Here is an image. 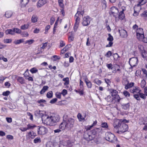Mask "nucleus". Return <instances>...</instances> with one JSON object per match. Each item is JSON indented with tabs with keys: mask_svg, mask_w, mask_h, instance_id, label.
Listing matches in <instances>:
<instances>
[{
	"mask_svg": "<svg viewBox=\"0 0 147 147\" xmlns=\"http://www.w3.org/2000/svg\"><path fill=\"white\" fill-rule=\"evenodd\" d=\"M113 126L114 131L119 134L126 131L128 128L127 125L124 123H121V122L119 120L114 121Z\"/></svg>",
	"mask_w": 147,
	"mask_h": 147,
	"instance_id": "nucleus-1",
	"label": "nucleus"
},
{
	"mask_svg": "<svg viewBox=\"0 0 147 147\" xmlns=\"http://www.w3.org/2000/svg\"><path fill=\"white\" fill-rule=\"evenodd\" d=\"M60 119V117L59 115L53 114L50 117L47 116L45 119V121L47 125L53 126L56 123L59 121Z\"/></svg>",
	"mask_w": 147,
	"mask_h": 147,
	"instance_id": "nucleus-2",
	"label": "nucleus"
},
{
	"mask_svg": "<svg viewBox=\"0 0 147 147\" xmlns=\"http://www.w3.org/2000/svg\"><path fill=\"white\" fill-rule=\"evenodd\" d=\"M97 129L95 128L91 131L86 130L84 132V138L88 141L92 140L95 137V135L97 133L96 131Z\"/></svg>",
	"mask_w": 147,
	"mask_h": 147,
	"instance_id": "nucleus-3",
	"label": "nucleus"
},
{
	"mask_svg": "<svg viewBox=\"0 0 147 147\" xmlns=\"http://www.w3.org/2000/svg\"><path fill=\"white\" fill-rule=\"evenodd\" d=\"M105 138L107 140L112 143L116 142L117 140V138L110 132H107L105 133Z\"/></svg>",
	"mask_w": 147,
	"mask_h": 147,
	"instance_id": "nucleus-4",
	"label": "nucleus"
},
{
	"mask_svg": "<svg viewBox=\"0 0 147 147\" xmlns=\"http://www.w3.org/2000/svg\"><path fill=\"white\" fill-rule=\"evenodd\" d=\"M63 120L65 121L67 128L70 129L73 127L74 123V119L69 118L67 115H65L63 116Z\"/></svg>",
	"mask_w": 147,
	"mask_h": 147,
	"instance_id": "nucleus-5",
	"label": "nucleus"
},
{
	"mask_svg": "<svg viewBox=\"0 0 147 147\" xmlns=\"http://www.w3.org/2000/svg\"><path fill=\"white\" fill-rule=\"evenodd\" d=\"M37 133L38 134L43 135L46 134L47 132V129L44 126L38 127Z\"/></svg>",
	"mask_w": 147,
	"mask_h": 147,
	"instance_id": "nucleus-6",
	"label": "nucleus"
},
{
	"mask_svg": "<svg viewBox=\"0 0 147 147\" xmlns=\"http://www.w3.org/2000/svg\"><path fill=\"white\" fill-rule=\"evenodd\" d=\"M138 60L137 57H134L129 59V63L131 66L135 67L138 64Z\"/></svg>",
	"mask_w": 147,
	"mask_h": 147,
	"instance_id": "nucleus-7",
	"label": "nucleus"
},
{
	"mask_svg": "<svg viewBox=\"0 0 147 147\" xmlns=\"http://www.w3.org/2000/svg\"><path fill=\"white\" fill-rule=\"evenodd\" d=\"M91 18L88 16L84 17L83 18L82 24L83 26H86L88 25L90 23Z\"/></svg>",
	"mask_w": 147,
	"mask_h": 147,
	"instance_id": "nucleus-8",
	"label": "nucleus"
},
{
	"mask_svg": "<svg viewBox=\"0 0 147 147\" xmlns=\"http://www.w3.org/2000/svg\"><path fill=\"white\" fill-rule=\"evenodd\" d=\"M111 12L109 13L110 14L113 15L115 17L117 16L119 11L118 9L116 7H112L111 8Z\"/></svg>",
	"mask_w": 147,
	"mask_h": 147,
	"instance_id": "nucleus-9",
	"label": "nucleus"
},
{
	"mask_svg": "<svg viewBox=\"0 0 147 147\" xmlns=\"http://www.w3.org/2000/svg\"><path fill=\"white\" fill-rule=\"evenodd\" d=\"M117 91L116 90H113L111 92V94L112 96L114 97L115 101H117L119 102L120 99V97L117 94Z\"/></svg>",
	"mask_w": 147,
	"mask_h": 147,
	"instance_id": "nucleus-10",
	"label": "nucleus"
},
{
	"mask_svg": "<svg viewBox=\"0 0 147 147\" xmlns=\"http://www.w3.org/2000/svg\"><path fill=\"white\" fill-rule=\"evenodd\" d=\"M139 48L140 49L142 57L144 58L147 57V52L144 50V47L141 45L139 46Z\"/></svg>",
	"mask_w": 147,
	"mask_h": 147,
	"instance_id": "nucleus-11",
	"label": "nucleus"
},
{
	"mask_svg": "<svg viewBox=\"0 0 147 147\" xmlns=\"http://www.w3.org/2000/svg\"><path fill=\"white\" fill-rule=\"evenodd\" d=\"M78 11L77 13L76 14L75 16V17H76V22L75 23L74 26V31L76 32L79 26V21L80 20V18L78 16Z\"/></svg>",
	"mask_w": 147,
	"mask_h": 147,
	"instance_id": "nucleus-12",
	"label": "nucleus"
},
{
	"mask_svg": "<svg viewBox=\"0 0 147 147\" xmlns=\"http://www.w3.org/2000/svg\"><path fill=\"white\" fill-rule=\"evenodd\" d=\"M144 32L143 29L141 28H139L137 30L136 36L138 38L144 37Z\"/></svg>",
	"mask_w": 147,
	"mask_h": 147,
	"instance_id": "nucleus-13",
	"label": "nucleus"
},
{
	"mask_svg": "<svg viewBox=\"0 0 147 147\" xmlns=\"http://www.w3.org/2000/svg\"><path fill=\"white\" fill-rule=\"evenodd\" d=\"M43 112L42 111L37 110L35 111L34 113L35 115L38 117H42H42L45 116L43 113H42Z\"/></svg>",
	"mask_w": 147,
	"mask_h": 147,
	"instance_id": "nucleus-14",
	"label": "nucleus"
},
{
	"mask_svg": "<svg viewBox=\"0 0 147 147\" xmlns=\"http://www.w3.org/2000/svg\"><path fill=\"white\" fill-rule=\"evenodd\" d=\"M123 7H122V10L119 13V18L121 20H123L125 17V14L123 12L125 10V8L124 7L123 8Z\"/></svg>",
	"mask_w": 147,
	"mask_h": 147,
	"instance_id": "nucleus-15",
	"label": "nucleus"
},
{
	"mask_svg": "<svg viewBox=\"0 0 147 147\" xmlns=\"http://www.w3.org/2000/svg\"><path fill=\"white\" fill-rule=\"evenodd\" d=\"M46 0H39L37 3L38 7H40L47 3Z\"/></svg>",
	"mask_w": 147,
	"mask_h": 147,
	"instance_id": "nucleus-16",
	"label": "nucleus"
},
{
	"mask_svg": "<svg viewBox=\"0 0 147 147\" xmlns=\"http://www.w3.org/2000/svg\"><path fill=\"white\" fill-rule=\"evenodd\" d=\"M119 32L120 36L123 37H126L127 36V32L126 30L123 29L119 30Z\"/></svg>",
	"mask_w": 147,
	"mask_h": 147,
	"instance_id": "nucleus-17",
	"label": "nucleus"
},
{
	"mask_svg": "<svg viewBox=\"0 0 147 147\" xmlns=\"http://www.w3.org/2000/svg\"><path fill=\"white\" fill-rule=\"evenodd\" d=\"M105 99L107 102H115V98H114V97H112L110 95H108V96H107L105 98Z\"/></svg>",
	"mask_w": 147,
	"mask_h": 147,
	"instance_id": "nucleus-18",
	"label": "nucleus"
},
{
	"mask_svg": "<svg viewBox=\"0 0 147 147\" xmlns=\"http://www.w3.org/2000/svg\"><path fill=\"white\" fill-rule=\"evenodd\" d=\"M5 32L6 34H10L12 35H15L13 28L12 29H7L5 30Z\"/></svg>",
	"mask_w": 147,
	"mask_h": 147,
	"instance_id": "nucleus-19",
	"label": "nucleus"
},
{
	"mask_svg": "<svg viewBox=\"0 0 147 147\" xmlns=\"http://www.w3.org/2000/svg\"><path fill=\"white\" fill-rule=\"evenodd\" d=\"M63 122H62L60 124L59 127L60 129H64L65 127L67 128V126L66 125V122L65 121H64L63 120Z\"/></svg>",
	"mask_w": 147,
	"mask_h": 147,
	"instance_id": "nucleus-20",
	"label": "nucleus"
},
{
	"mask_svg": "<svg viewBox=\"0 0 147 147\" xmlns=\"http://www.w3.org/2000/svg\"><path fill=\"white\" fill-rule=\"evenodd\" d=\"M87 87L89 88H91L92 87V84L91 82L88 80V78H86L85 80Z\"/></svg>",
	"mask_w": 147,
	"mask_h": 147,
	"instance_id": "nucleus-21",
	"label": "nucleus"
},
{
	"mask_svg": "<svg viewBox=\"0 0 147 147\" xmlns=\"http://www.w3.org/2000/svg\"><path fill=\"white\" fill-rule=\"evenodd\" d=\"M122 107L124 110H127L129 108V103L126 104H123L121 105Z\"/></svg>",
	"mask_w": 147,
	"mask_h": 147,
	"instance_id": "nucleus-22",
	"label": "nucleus"
},
{
	"mask_svg": "<svg viewBox=\"0 0 147 147\" xmlns=\"http://www.w3.org/2000/svg\"><path fill=\"white\" fill-rule=\"evenodd\" d=\"M24 42V39H23L20 40H15L13 42V43L16 45H18L23 42Z\"/></svg>",
	"mask_w": 147,
	"mask_h": 147,
	"instance_id": "nucleus-23",
	"label": "nucleus"
},
{
	"mask_svg": "<svg viewBox=\"0 0 147 147\" xmlns=\"http://www.w3.org/2000/svg\"><path fill=\"white\" fill-rule=\"evenodd\" d=\"M48 88L49 87L47 86H44L42 90L40 91V93L41 94H43L48 89Z\"/></svg>",
	"mask_w": 147,
	"mask_h": 147,
	"instance_id": "nucleus-24",
	"label": "nucleus"
},
{
	"mask_svg": "<svg viewBox=\"0 0 147 147\" xmlns=\"http://www.w3.org/2000/svg\"><path fill=\"white\" fill-rule=\"evenodd\" d=\"M147 2V0H139L138 5H142L146 3Z\"/></svg>",
	"mask_w": 147,
	"mask_h": 147,
	"instance_id": "nucleus-25",
	"label": "nucleus"
},
{
	"mask_svg": "<svg viewBox=\"0 0 147 147\" xmlns=\"http://www.w3.org/2000/svg\"><path fill=\"white\" fill-rule=\"evenodd\" d=\"M17 80L19 82L22 84L24 83V79L22 77H19L18 78Z\"/></svg>",
	"mask_w": 147,
	"mask_h": 147,
	"instance_id": "nucleus-26",
	"label": "nucleus"
},
{
	"mask_svg": "<svg viewBox=\"0 0 147 147\" xmlns=\"http://www.w3.org/2000/svg\"><path fill=\"white\" fill-rule=\"evenodd\" d=\"M28 135L31 138H34L36 136V133L33 131L29 132Z\"/></svg>",
	"mask_w": 147,
	"mask_h": 147,
	"instance_id": "nucleus-27",
	"label": "nucleus"
},
{
	"mask_svg": "<svg viewBox=\"0 0 147 147\" xmlns=\"http://www.w3.org/2000/svg\"><path fill=\"white\" fill-rule=\"evenodd\" d=\"M37 19V16L35 15H33L32 18V22L33 23H35L38 21Z\"/></svg>",
	"mask_w": 147,
	"mask_h": 147,
	"instance_id": "nucleus-28",
	"label": "nucleus"
},
{
	"mask_svg": "<svg viewBox=\"0 0 147 147\" xmlns=\"http://www.w3.org/2000/svg\"><path fill=\"white\" fill-rule=\"evenodd\" d=\"M134 83H128L127 85H125V88L126 89L130 88L134 86Z\"/></svg>",
	"mask_w": 147,
	"mask_h": 147,
	"instance_id": "nucleus-29",
	"label": "nucleus"
},
{
	"mask_svg": "<svg viewBox=\"0 0 147 147\" xmlns=\"http://www.w3.org/2000/svg\"><path fill=\"white\" fill-rule=\"evenodd\" d=\"M141 90L138 89V87H136L135 89L132 90V92L133 93H137L139 94L141 92Z\"/></svg>",
	"mask_w": 147,
	"mask_h": 147,
	"instance_id": "nucleus-30",
	"label": "nucleus"
},
{
	"mask_svg": "<svg viewBox=\"0 0 147 147\" xmlns=\"http://www.w3.org/2000/svg\"><path fill=\"white\" fill-rule=\"evenodd\" d=\"M12 13L11 11H7L5 12V16L7 18L10 17L12 15Z\"/></svg>",
	"mask_w": 147,
	"mask_h": 147,
	"instance_id": "nucleus-31",
	"label": "nucleus"
},
{
	"mask_svg": "<svg viewBox=\"0 0 147 147\" xmlns=\"http://www.w3.org/2000/svg\"><path fill=\"white\" fill-rule=\"evenodd\" d=\"M13 29L15 34V33H16L17 34H20L21 32V30L20 29L16 28H13Z\"/></svg>",
	"mask_w": 147,
	"mask_h": 147,
	"instance_id": "nucleus-32",
	"label": "nucleus"
},
{
	"mask_svg": "<svg viewBox=\"0 0 147 147\" xmlns=\"http://www.w3.org/2000/svg\"><path fill=\"white\" fill-rule=\"evenodd\" d=\"M47 96L48 98H51L53 97V92L52 91L48 92L47 94Z\"/></svg>",
	"mask_w": 147,
	"mask_h": 147,
	"instance_id": "nucleus-33",
	"label": "nucleus"
},
{
	"mask_svg": "<svg viewBox=\"0 0 147 147\" xmlns=\"http://www.w3.org/2000/svg\"><path fill=\"white\" fill-rule=\"evenodd\" d=\"M75 91L77 93H79L80 95H82L84 94V91L83 89L79 90H75Z\"/></svg>",
	"mask_w": 147,
	"mask_h": 147,
	"instance_id": "nucleus-34",
	"label": "nucleus"
},
{
	"mask_svg": "<svg viewBox=\"0 0 147 147\" xmlns=\"http://www.w3.org/2000/svg\"><path fill=\"white\" fill-rule=\"evenodd\" d=\"M101 126L102 127L105 128H107L108 126L107 125V124L106 122H102V123L101 125Z\"/></svg>",
	"mask_w": 147,
	"mask_h": 147,
	"instance_id": "nucleus-35",
	"label": "nucleus"
},
{
	"mask_svg": "<svg viewBox=\"0 0 147 147\" xmlns=\"http://www.w3.org/2000/svg\"><path fill=\"white\" fill-rule=\"evenodd\" d=\"M77 117L79 121H81V120H83L84 119V118L82 117L81 114L80 113L78 114L77 115Z\"/></svg>",
	"mask_w": 147,
	"mask_h": 147,
	"instance_id": "nucleus-36",
	"label": "nucleus"
},
{
	"mask_svg": "<svg viewBox=\"0 0 147 147\" xmlns=\"http://www.w3.org/2000/svg\"><path fill=\"white\" fill-rule=\"evenodd\" d=\"M30 71L32 74H34L36 73L38 71V70L35 67H33L31 69Z\"/></svg>",
	"mask_w": 147,
	"mask_h": 147,
	"instance_id": "nucleus-37",
	"label": "nucleus"
},
{
	"mask_svg": "<svg viewBox=\"0 0 147 147\" xmlns=\"http://www.w3.org/2000/svg\"><path fill=\"white\" fill-rule=\"evenodd\" d=\"M108 35L109 37L107 38V40L109 41H112L113 40V36L111 35L110 34H109Z\"/></svg>",
	"mask_w": 147,
	"mask_h": 147,
	"instance_id": "nucleus-38",
	"label": "nucleus"
},
{
	"mask_svg": "<svg viewBox=\"0 0 147 147\" xmlns=\"http://www.w3.org/2000/svg\"><path fill=\"white\" fill-rule=\"evenodd\" d=\"M28 127V129H33L35 127H36V126L35 125H30V124H28L27 125Z\"/></svg>",
	"mask_w": 147,
	"mask_h": 147,
	"instance_id": "nucleus-39",
	"label": "nucleus"
},
{
	"mask_svg": "<svg viewBox=\"0 0 147 147\" xmlns=\"http://www.w3.org/2000/svg\"><path fill=\"white\" fill-rule=\"evenodd\" d=\"M94 82L98 85H100L102 83L101 81L100 80H98V79L94 80Z\"/></svg>",
	"mask_w": 147,
	"mask_h": 147,
	"instance_id": "nucleus-40",
	"label": "nucleus"
},
{
	"mask_svg": "<svg viewBox=\"0 0 147 147\" xmlns=\"http://www.w3.org/2000/svg\"><path fill=\"white\" fill-rule=\"evenodd\" d=\"M28 24H24L21 26V29L22 30H26L28 28Z\"/></svg>",
	"mask_w": 147,
	"mask_h": 147,
	"instance_id": "nucleus-41",
	"label": "nucleus"
},
{
	"mask_svg": "<svg viewBox=\"0 0 147 147\" xmlns=\"http://www.w3.org/2000/svg\"><path fill=\"white\" fill-rule=\"evenodd\" d=\"M41 142V140L40 138L37 137L34 140V142L35 143H37L38 142Z\"/></svg>",
	"mask_w": 147,
	"mask_h": 147,
	"instance_id": "nucleus-42",
	"label": "nucleus"
},
{
	"mask_svg": "<svg viewBox=\"0 0 147 147\" xmlns=\"http://www.w3.org/2000/svg\"><path fill=\"white\" fill-rule=\"evenodd\" d=\"M34 41V40H29L26 41L25 42V44H26L28 43V45H30Z\"/></svg>",
	"mask_w": 147,
	"mask_h": 147,
	"instance_id": "nucleus-43",
	"label": "nucleus"
},
{
	"mask_svg": "<svg viewBox=\"0 0 147 147\" xmlns=\"http://www.w3.org/2000/svg\"><path fill=\"white\" fill-rule=\"evenodd\" d=\"M146 84V82L145 80H143L142 81L141 83V87L143 88H144Z\"/></svg>",
	"mask_w": 147,
	"mask_h": 147,
	"instance_id": "nucleus-44",
	"label": "nucleus"
},
{
	"mask_svg": "<svg viewBox=\"0 0 147 147\" xmlns=\"http://www.w3.org/2000/svg\"><path fill=\"white\" fill-rule=\"evenodd\" d=\"M139 39H142L143 42L145 43H147V38L144 37V35L143 37H140Z\"/></svg>",
	"mask_w": 147,
	"mask_h": 147,
	"instance_id": "nucleus-45",
	"label": "nucleus"
},
{
	"mask_svg": "<svg viewBox=\"0 0 147 147\" xmlns=\"http://www.w3.org/2000/svg\"><path fill=\"white\" fill-rule=\"evenodd\" d=\"M12 41V40L11 39H6L4 40V42L5 43H11Z\"/></svg>",
	"mask_w": 147,
	"mask_h": 147,
	"instance_id": "nucleus-46",
	"label": "nucleus"
},
{
	"mask_svg": "<svg viewBox=\"0 0 147 147\" xmlns=\"http://www.w3.org/2000/svg\"><path fill=\"white\" fill-rule=\"evenodd\" d=\"M123 94L125 96H129L130 94L127 91L125 90L123 92Z\"/></svg>",
	"mask_w": 147,
	"mask_h": 147,
	"instance_id": "nucleus-47",
	"label": "nucleus"
},
{
	"mask_svg": "<svg viewBox=\"0 0 147 147\" xmlns=\"http://www.w3.org/2000/svg\"><path fill=\"white\" fill-rule=\"evenodd\" d=\"M10 92L9 91H7L5 92H4L2 94L5 96H8L10 93Z\"/></svg>",
	"mask_w": 147,
	"mask_h": 147,
	"instance_id": "nucleus-48",
	"label": "nucleus"
},
{
	"mask_svg": "<svg viewBox=\"0 0 147 147\" xmlns=\"http://www.w3.org/2000/svg\"><path fill=\"white\" fill-rule=\"evenodd\" d=\"M106 66L108 69H112L113 68V65L111 63L107 64Z\"/></svg>",
	"mask_w": 147,
	"mask_h": 147,
	"instance_id": "nucleus-49",
	"label": "nucleus"
},
{
	"mask_svg": "<svg viewBox=\"0 0 147 147\" xmlns=\"http://www.w3.org/2000/svg\"><path fill=\"white\" fill-rule=\"evenodd\" d=\"M112 55V53L110 51H109L106 54L105 56H106L107 57H109L111 55Z\"/></svg>",
	"mask_w": 147,
	"mask_h": 147,
	"instance_id": "nucleus-50",
	"label": "nucleus"
},
{
	"mask_svg": "<svg viewBox=\"0 0 147 147\" xmlns=\"http://www.w3.org/2000/svg\"><path fill=\"white\" fill-rule=\"evenodd\" d=\"M140 96V97L144 99H145L146 98V96L145 95V94H144L143 93H141L140 92L139 94Z\"/></svg>",
	"mask_w": 147,
	"mask_h": 147,
	"instance_id": "nucleus-51",
	"label": "nucleus"
},
{
	"mask_svg": "<svg viewBox=\"0 0 147 147\" xmlns=\"http://www.w3.org/2000/svg\"><path fill=\"white\" fill-rule=\"evenodd\" d=\"M57 100V98H53L50 100V102L51 104H54Z\"/></svg>",
	"mask_w": 147,
	"mask_h": 147,
	"instance_id": "nucleus-52",
	"label": "nucleus"
},
{
	"mask_svg": "<svg viewBox=\"0 0 147 147\" xmlns=\"http://www.w3.org/2000/svg\"><path fill=\"white\" fill-rule=\"evenodd\" d=\"M61 94H62L63 96H65L67 94V91L65 89H63L62 91Z\"/></svg>",
	"mask_w": 147,
	"mask_h": 147,
	"instance_id": "nucleus-53",
	"label": "nucleus"
},
{
	"mask_svg": "<svg viewBox=\"0 0 147 147\" xmlns=\"http://www.w3.org/2000/svg\"><path fill=\"white\" fill-rule=\"evenodd\" d=\"M46 102V101L43 99H40L39 100H38L37 101V102L40 104L45 103Z\"/></svg>",
	"mask_w": 147,
	"mask_h": 147,
	"instance_id": "nucleus-54",
	"label": "nucleus"
},
{
	"mask_svg": "<svg viewBox=\"0 0 147 147\" xmlns=\"http://www.w3.org/2000/svg\"><path fill=\"white\" fill-rule=\"evenodd\" d=\"M142 71L143 72V73L145 74V77L146 78L147 77V71L144 69H142Z\"/></svg>",
	"mask_w": 147,
	"mask_h": 147,
	"instance_id": "nucleus-55",
	"label": "nucleus"
},
{
	"mask_svg": "<svg viewBox=\"0 0 147 147\" xmlns=\"http://www.w3.org/2000/svg\"><path fill=\"white\" fill-rule=\"evenodd\" d=\"M21 35L23 37H26L28 36V34L27 32H24L22 33Z\"/></svg>",
	"mask_w": 147,
	"mask_h": 147,
	"instance_id": "nucleus-56",
	"label": "nucleus"
},
{
	"mask_svg": "<svg viewBox=\"0 0 147 147\" xmlns=\"http://www.w3.org/2000/svg\"><path fill=\"white\" fill-rule=\"evenodd\" d=\"M120 122H121V123H128L129 122V121L126 120L125 119H121L119 120Z\"/></svg>",
	"mask_w": 147,
	"mask_h": 147,
	"instance_id": "nucleus-57",
	"label": "nucleus"
},
{
	"mask_svg": "<svg viewBox=\"0 0 147 147\" xmlns=\"http://www.w3.org/2000/svg\"><path fill=\"white\" fill-rule=\"evenodd\" d=\"M55 19L54 18L52 17L51 18V19H50V24H51V25H52L53 24V23L55 21Z\"/></svg>",
	"mask_w": 147,
	"mask_h": 147,
	"instance_id": "nucleus-58",
	"label": "nucleus"
},
{
	"mask_svg": "<svg viewBox=\"0 0 147 147\" xmlns=\"http://www.w3.org/2000/svg\"><path fill=\"white\" fill-rule=\"evenodd\" d=\"M61 93H56V96L57 98H61Z\"/></svg>",
	"mask_w": 147,
	"mask_h": 147,
	"instance_id": "nucleus-59",
	"label": "nucleus"
},
{
	"mask_svg": "<svg viewBox=\"0 0 147 147\" xmlns=\"http://www.w3.org/2000/svg\"><path fill=\"white\" fill-rule=\"evenodd\" d=\"M46 147H54V146L52 143H49L46 145Z\"/></svg>",
	"mask_w": 147,
	"mask_h": 147,
	"instance_id": "nucleus-60",
	"label": "nucleus"
},
{
	"mask_svg": "<svg viewBox=\"0 0 147 147\" xmlns=\"http://www.w3.org/2000/svg\"><path fill=\"white\" fill-rule=\"evenodd\" d=\"M134 98L137 100H140V99L139 96L138 94H135L134 95Z\"/></svg>",
	"mask_w": 147,
	"mask_h": 147,
	"instance_id": "nucleus-61",
	"label": "nucleus"
},
{
	"mask_svg": "<svg viewBox=\"0 0 147 147\" xmlns=\"http://www.w3.org/2000/svg\"><path fill=\"white\" fill-rule=\"evenodd\" d=\"M80 88L82 89L83 87V82L81 80H80Z\"/></svg>",
	"mask_w": 147,
	"mask_h": 147,
	"instance_id": "nucleus-62",
	"label": "nucleus"
},
{
	"mask_svg": "<svg viewBox=\"0 0 147 147\" xmlns=\"http://www.w3.org/2000/svg\"><path fill=\"white\" fill-rule=\"evenodd\" d=\"M105 81L108 85H109V84L111 83V81L110 80L108 79H105Z\"/></svg>",
	"mask_w": 147,
	"mask_h": 147,
	"instance_id": "nucleus-63",
	"label": "nucleus"
},
{
	"mask_svg": "<svg viewBox=\"0 0 147 147\" xmlns=\"http://www.w3.org/2000/svg\"><path fill=\"white\" fill-rule=\"evenodd\" d=\"M113 44L112 41H109L108 45L106 46V47H110L112 46Z\"/></svg>",
	"mask_w": 147,
	"mask_h": 147,
	"instance_id": "nucleus-64",
	"label": "nucleus"
}]
</instances>
